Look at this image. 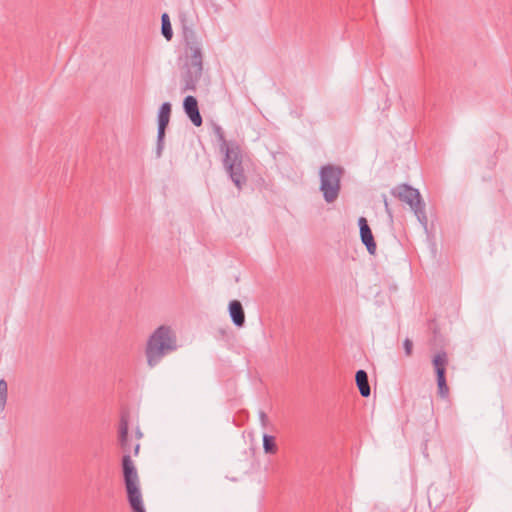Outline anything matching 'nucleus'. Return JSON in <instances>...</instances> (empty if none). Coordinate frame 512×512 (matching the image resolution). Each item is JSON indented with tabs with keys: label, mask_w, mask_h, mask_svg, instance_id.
I'll use <instances>...</instances> for the list:
<instances>
[{
	"label": "nucleus",
	"mask_w": 512,
	"mask_h": 512,
	"mask_svg": "<svg viewBox=\"0 0 512 512\" xmlns=\"http://www.w3.org/2000/svg\"><path fill=\"white\" fill-rule=\"evenodd\" d=\"M183 109L194 126L202 125L203 119L199 112L197 99L194 96L188 95L184 98Z\"/></svg>",
	"instance_id": "nucleus-9"
},
{
	"label": "nucleus",
	"mask_w": 512,
	"mask_h": 512,
	"mask_svg": "<svg viewBox=\"0 0 512 512\" xmlns=\"http://www.w3.org/2000/svg\"><path fill=\"white\" fill-rule=\"evenodd\" d=\"M445 371H446L445 367L435 369L437 380L445 379Z\"/></svg>",
	"instance_id": "nucleus-19"
},
{
	"label": "nucleus",
	"mask_w": 512,
	"mask_h": 512,
	"mask_svg": "<svg viewBox=\"0 0 512 512\" xmlns=\"http://www.w3.org/2000/svg\"><path fill=\"white\" fill-rule=\"evenodd\" d=\"M183 39L186 58L181 75L183 91H194L203 73L202 43L195 31L189 27L183 28Z\"/></svg>",
	"instance_id": "nucleus-1"
},
{
	"label": "nucleus",
	"mask_w": 512,
	"mask_h": 512,
	"mask_svg": "<svg viewBox=\"0 0 512 512\" xmlns=\"http://www.w3.org/2000/svg\"><path fill=\"white\" fill-rule=\"evenodd\" d=\"M139 449H140V444H139V443H137V444L134 446V449H133V454H134L135 456H137V455H138V453H139Z\"/></svg>",
	"instance_id": "nucleus-22"
},
{
	"label": "nucleus",
	"mask_w": 512,
	"mask_h": 512,
	"mask_svg": "<svg viewBox=\"0 0 512 512\" xmlns=\"http://www.w3.org/2000/svg\"><path fill=\"white\" fill-rule=\"evenodd\" d=\"M123 477L127 492V500L133 512H146L139 486L136 467L129 456L123 459Z\"/></svg>",
	"instance_id": "nucleus-3"
},
{
	"label": "nucleus",
	"mask_w": 512,
	"mask_h": 512,
	"mask_svg": "<svg viewBox=\"0 0 512 512\" xmlns=\"http://www.w3.org/2000/svg\"><path fill=\"white\" fill-rule=\"evenodd\" d=\"M437 386H438V392H439V395L443 398H445L448 393H449V388L447 386V383H446V378L445 379H438L437 380Z\"/></svg>",
	"instance_id": "nucleus-17"
},
{
	"label": "nucleus",
	"mask_w": 512,
	"mask_h": 512,
	"mask_svg": "<svg viewBox=\"0 0 512 512\" xmlns=\"http://www.w3.org/2000/svg\"><path fill=\"white\" fill-rule=\"evenodd\" d=\"M136 436H137V438H138V439L142 438L143 434H142V432L140 431V429H137V430H136Z\"/></svg>",
	"instance_id": "nucleus-23"
},
{
	"label": "nucleus",
	"mask_w": 512,
	"mask_h": 512,
	"mask_svg": "<svg viewBox=\"0 0 512 512\" xmlns=\"http://www.w3.org/2000/svg\"><path fill=\"white\" fill-rule=\"evenodd\" d=\"M403 347H404V350H405V354L407 356H410L411 353H412V347H413V343L412 341L409 339V338H406L403 342Z\"/></svg>",
	"instance_id": "nucleus-18"
},
{
	"label": "nucleus",
	"mask_w": 512,
	"mask_h": 512,
	"mask_svg": "<svg viewBox=\"0 0 512 512\" xmlns=\"http://www.w3.org/2000/svg\"><path fill=\"white\" fill-rule=\"evenodd\" d=\"M391 194L400 201L408 204L418 221L426 227L428 219L425 212V203L422 201L418 189L408 184H400L391 189Z\"/></svg>",
	"instance_id": "nucleus-6"
},
{
	"label": "nucleus",
	"mask_w": 512,
	"mask_h": 512,
	"mask_svg": "<svg viewBox=\"0 0 512 512\" xmlns=\"http://www.w3.org/2000/svg\"><path fill=\"white\" fill-rule=\"evenodd\" d=\"M259 418H260V421H261L262 425L265 426L266 422H267V415L265 414V412L260 411L259 412Z\"/></svg>",
	"instance_id": "nucleus-20"
},
{
	"label": "nucleus",
	"mask_w": 512,
	"mask_h": 512,
	"mask_svg": "<svg viewBox=\"0 0 512 512\" xmlns=\"http://www.w3.org/2000/svg\"><path fill=\"white\" fill-rule=\"evenodd\" d=\"M356 385L359 389L361 396L368 397L371 394V389L368 381V375L365 370H358L355 375Z\"/></svg>",
	"instance_id": "nucleus-12"
},
{
	"label": "nucleus",
	"mask_w": 512,
	"mask_h": 512,
	"mask_svg": "<svg viewBox=\"0 0 512 512\" xmlns=\"http://www.w3.org/2000/svg\"><path fill=\"white\" fill-rule=\"evenodd\" d=\"M447 354L445 352H439L433 357L434 368H444L447 365Z\"/></svg>",
	"instance_id": "nucleus-16"
},
{
	"label": "nucleus",
	"mask_w": 512,
	"mask_h": 512,
	"mask_svg": "<svg viewBox=\"0 0 512 512\" xmlns=\"http://www.w3.org/2000/svg\"><path fill=\"white\" fill-rule=\"evenodd\" d=\"M171 114V104L169 102H164L158 112V129H157V143L155 154L157 158L162 156V152L164 149V138H165V130L170 121Z\"/></svg>",
	"instance_id": "nucleus-7"
},
{
	"label": "nucleus",
	"mask_w": 512,
	"mask_h": 512,
	"mask_svg": "<svg viewBox=\"0 0 512 512\" xmlns=\"http://www.w3.org/2000/svg\"><path fill=\"white\" fill-rule=\"evenodd\" d=\"M177 348L175 331L170 326H159L149 336L146 343L145 356L147 365L150 368H154L165 356L175 352Z\"/></svg>",
	"instance_id": "nucleus-2"
},
{
	"label": "nucleus",
	"mask_w": 512,
	"mask_h": 512,
	"mask_svg": "<svg viewBox=\"0 0 512 512\" xmlns=\"http://www.w3.org/2000/svg\"><path fill=\"white\" fill-rule=\"evenodd\" d=\"M161 33L163 37L168 41H170L173 37L172 26L169 15L167 13H163L161 16Z\"/></svg>",
	"instance_id": "nucleus-13"
},
{
	"label": "nucleus",
	"mask_w": 512,
	"mask_h": 512,
	"mask_svg": "<svg viewBox=\"0 0 512 512\" xmlns=\"http://www.w3.org/2000/svg\"><path fill=\"white\" fill-rule=\"evenodd\" d=\"M344 170L340 166L326 164L320 168V191L327 203H333L339 196Z\"/></svg>",
	"instance_id": "nucleus-4"
},
{
	"label": "nucleus",
	"mask_w": 512,
	"mask_h": 512,
	"mask_svg": "<svg viewBox=\"0 0 512 512\" xmlns=\"http://www.w3.org/2000/svg\"><path fill=\"white\" fill-rule=\"evenodd\" d=\"M220 138L223 140L221 149L225 151V157L223 159L224 167L232 182L238 189H241L246 183V177L242 167L241 151L238 146H228L222 134H220Z\"/></svg>",
	"instance_id": "nucleus-5"
},
{
	"label": "nucleus",
	"mask_w": 512,
	"mask_h": 512,
	"mask_svg": "<svg viewBox=\"0 0 512 512\" xmlns=\"http://www.w3.org/2000/svg\"><path fill=\"white\" fill-rule=\"evenodd\" d=\"M128 429V421L124 416H122L119 425V444L121 448L126 452L123 455L122 460L124 459L125 456H129L130 460L132 461L131 456L129 454L131 445L128 438Z\"/></svg>",
	"instance_id": "nucleus-11"
},
{
	"label": "nucleus",
	"mask_w": 512,
	"mask_h": 512,
	"mask_svg": "<svg viewBox=\"0 0 512 512\" xmlns=\"http://www.w3.org/2000/svg\"><path fill=\"white\" fill-rule=\"evenodd\" d=\"M358 225L360 228V238L362 243L365 245L370 255H375L377 246L366 218L360 217Z\"/></svg>",
	"instance_id": "nucleus-8"
},
{
	"label": "nucleus",
	"mask_w": 512,
	"mask_h": 512,
	"mask_svg": "<svg viewBox=\"0 0 512 512\" xmlns=\"http://www.w3.org/2000/svg\"><path fill=\"white\" fill-rule=\"evenodd\" d=\"M8 398V384L5 379H0V411H4Z\"/></svg>",
	"instance_id": "nucleus-15"
},
{
	"label": "nucleus",
	"mask_w": 512,
	"mask_h": 512,
	"mask_svg": "<svg viewBox=\"0 0 512 512\" xmlns=\"http://www.w3.org/2000/svg\"><path fill=\"white\" fill-rule=\"evenodd\" d=\"M263 450L266 454H275L277 451V445L275 437L269 434H264L262 437Z\"/></svg>",
	"instance_id": "nucleus-14"
},
{
	"label": "nucleus",
	"mask_w": 512,
	"mask_h": 512,
	"mask_svg": "<svg viewBox=\"0 0 512 512\" xmlns=\"http://www.w3.org/2000/svg\"><path fill=\"white\" fill-rule=\"evenodd\" d=\"M228 311L233 324L236 327H243L245 324V313L241 302L232 300L229 303Z\"/></svg>",
	"instance_id": "nucleus-10"
},
{
	"label": "nucleus",
	"mask_w": 512,
	"mask_h": 512,
	"mask_svg": "<svg viewBox=\"0 0 512 512\" xmlns=\"http://www.w3.org/2000/svg\"><path fill=\"white\" fill-rule=\"evenodd\" d=\"M384 206H385V210L386 212L391 215V211H390V208H389V204H388V201L386 199V197L384 196Z\"/></svg>",
	"instance_id": "nucleus-21"
}]
</instances>
